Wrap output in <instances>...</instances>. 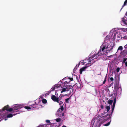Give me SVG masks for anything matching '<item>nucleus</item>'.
Segmentation results:
<instances>
[{
    "label": "nucleus",
    "mask_w": 127,
    "mask_h": 127,
    "mask_svg": "<svg viewBox=\"0 0 127 127\" xmlns=\"http://www.w3.org/2000/svg\"><path fill=\"white\" fill-rule=\"evenodd\" d=\"M9 106L8 105H6L2 109L3 111L6 110L10 112H11V111H13V112H15L14 111V110L19 109L23 107V106L22 105L17 104L15 106L12 108H9Z\"/></svg>",
    "instance_id": "f257e3e1"
},
{
    "label": "nucleus",
    "mask_w": 127,
    "mask_h": 127,
    "mask_svg": "<svg viewBox=\"0 0 127 127\" xmlns=\"http://www.w3.org/2000/svg\"><path fill=\"white\" fill-rule=\"evenodd\" d=\"M116 97H115L114 98V102L113 103L112 105V109H111V114H107L106 115L104 116H103L102 117L104 118H105L106 117L107 118L105 119H104V121H106L109 118H111V116H112V114L114 110L115 104L116 103Z\"/></svg>",
    "instance_id": "f03ea898"
},
{
    "label": "nucleus",
    "mask_w": 127,
    "mask_h": 127,
    "mask_svg": "<svg viewBox=\"0 0 127 127\" xmlns=\"http://www.w3.org/2000/svg\"><path fill=\"white\" fill-rule=\"evenodd\" d=\"M51 98L53 101L59 103L60 106L64 105L63 102L60 100V99L59 97H57L55 95H52L51 96Z\"/></svg>",
    "instance_id": "7ed1b4c3"
},
{
    "label": "nucleus",
    "mask_w": 127,
    "mask_h": 127,
    "mask_svg": "<svg viewBox=\"0 0 127 127\" xmlns=\"http://www.w3.org/2000/svg\"><path fill=\"white\" fill-rule=\"evenodd\" d=\"M105 46L106 47V48L107 49V51H111L113 48V46L112 45V44H111L106 43L105 44Z\"/></svg>",
    "instance_id": "20e7f679"
},
{
    "label": "nucleus",
    "mask_w": 127,
    "mask_h": 127,
    "mask_svg": "<svg viewBox=\"0 0 127 127\" xmlns=\"http://www.w3.org/2000/svg\"><path fill=\"white\" fill-rule=\"evenodd\" d=\"M121 21V24L122 25H127V20L125 19V18L124 17L122 18Z\"/></svg>",
    "instance_id": "39448f33"
},
{
    "label": "nucleus",
    "mask_w": 127,
    "mask_h": 127,
    "mask_svg": "<svg viewBox=\"0 0 127 127\" xmlns=\"http://www.w3.org/2000/svg\"><path fill=\"white\" fill-rule=\"evenodd\" d=\"M103 54H102V53H101V49H100L98 51V52L97 54H95L92 56V57L91 59H90L91 58H90L89 59L90 60L92 59H93V58L95 57V56H96V55H98V56H100Z\"/></svg>",
    "instance_id": "423d86ee"
},
{
    "label": "nucleus",
    "mask_w": 127,
    "mask_h": 127,
    "mask_svg": "<svg viewBox=\"0 0 127 127\" xmlns=\"http://www.w3.org/2000/svg\"><path fill=\"white\" fill-rule=\"evenodd\" d=\"M58 87L59 86H58V85H55L52 87L50 91L49 92V93L51 91L55 90V89L58 88Z\"/></svg>",
    "instance_id": "0eeeda50"
},
{
    "label": "nucleus",
    "mask_w": 127,
    "mask_h": 127,
    "mask_svg": "<svg viewBox=\"0 0 127 127\" xmlns=\"http://www.w3.org/2000/svg\"><path fill=\"white\" fill-rule=\"evenodd\" d=\"M88 67V66H84L81 68L79 70L80 74H82V72L85 70Z\"/></svg>",
    "instance_id": "6e6552de"
},
{
    "label": "nucleus",
    "mask_w": 127,
    "mask_h": 127,
    "mask_svg": "<svg viewBox=\"0 0 127 127\" xmlns=\"http://www.w3.org/2000/svg\"><path fill=\"white\" fill-rule=\"evenodd\" d=\"M110 109V106H106L105 107L104 113H106L108 112Z\"/></svg>",
    "instance_id": "1a4fd4ad"
},
{
    "label": "nucleus",
    "mask_w": 127,
    "mask_h": 127,
    "mask_svg": "<svg viewBox=\"0 0 127 127\" xmlns=\"http://www.w3.org/2000/svg\"><path fill=\"white\" fill-rule=\"evenodd\" d=\"M35 104L34 103L33 104H32V105H30V106H32L34 108H36V109H38L39 108L38 107L39 105L35 103V102H34Z\"/></svg>",
    "instance_id": "9d476101"
},
{
    "label": "nucleus",
    "mask_w": 127,
    "mask_h": 127,
    "mask_svg": "<svg viewBox=\"0 0 127 127\" xmlns=\"http://www.w3.org/2000/svg\"><path fill=\"white\" fill-rule=\"evenodd\" d=\"M67 91H69L71 89L72 86L69 85H66L65 87Z\"/></svg>",
    "instance_id": "9b49d317"
},
{
    "label": "nucleus",
    "mask_w": 127,
    "mask_h": 127,
    "mask_svg": "<svg viewBox=\"0 0 127 127\" xmlns=\"http://www.w3.org/2000/svg\"><path fill=\"white\" fill-rule=\"evenodd\" d=\"M80 64V63H79L78 64H77L76 66L73 69V72H75L76 71L77 69L79 67V66Z\"/></svg>",
    "instance_id": "f8f14e48"
},
{
    "label": "nucleus",
    "mask_w": 127,
    "mask_h": 127,
    "mask_svg": "<svg viewBox=\"0 0 127 127\" xmlns=\"http://www.w3.org/2000/svg\"><path fill=\"white\" fill-rule=\"evenodd\" d=\"M16 114H9L7 115V118H11L13 116H14Z\"/></svg>",
    "instance_id": "ddd939ff"
},
{
    "label": "nucleus",
    "mask_w": 127,
    "mask_h": 127,
    "mask_svg": "<svg viewBox=\"0 0 127 127\" xmlns=\"http://www.w3.org/2000/svg\"><path fill=\"white\" fill-rule=\"evenodd\" d=\"M113 102L112 100H108V101L107 103L110 104L111 105Z\"/></svg>",
    "instance_id": "4468645a"
},
{
    "label": "nucleus",
    "mask_w": 127,
    "mask_h": 127,
    "mask_svg": "<svg viewBox=\"0 0 127 127\" xmlns=\"http://www.w3.org/2000/svg\"><path fill=\"white\" fill-rule=\"evenodd\" d=\"M91 60H90L89 61V62H88L89 63H88L87 64V65L86 66H88V67L89 66H90L91 65Z\"/></svg>",
    "instance_id": "2eb2a0df"
},
{
    "label": "nucleus",
    "mask_w": 127,
    "mask_h": 127,
    "mask_svg": "<svg viewBox=\"0 0 127 127\" xmlns=\"http://www.w3.org/2000/svg\"><path fill=\"white\" fill-rule=\"evenodd\" d=\"M53 126L54 127H59L60 126V124H59L58 125H56L54 126V125L53 124L51 125V127H53Z\"/></svg>",
    "instance_id": "dca6fc26"
},
{
    "label": "nucleus",
    "mask_w": 127,
    "mask_h": 127,
    "mask_svg": "<svg viewBox=\"0 0 127 127\" xmlns=\"http://www.w3.org/2000/svg\"><path fill=\"white\" fill-rule=\"evenodd\" d=\"M65 91H66V88H64L62 89V91H61V93H62L64 92Z\"/></svg>",
    "instance_id": "f3484780"
},
{
    "label": "nucleus",
    "mask_w": 127,
    "mask_h": 127,
    "mask_svg": "<svg viewBox=\"0 0 127 127\" xmlns=\"http://www.w3.org/2000/svg\"><path fill=\"white\" fill-rule=\"evenodd\" d=\"M42 102L43 103L45 104L47 102L46 100L45 99H43L42 100Z\"/></svg>",
    "instance_id": "a211bd4d"
},
{
    "label": "nucleus",
    "mask_w": 127,
    "mask_h": 127,
    "mask_svg": "<svg viewBox=\"0 0 127 127\" xmlns=\"http://www.w3.org/2000/svg\"><path fill=\"white\" fill-rule=\"evenodd\" d=\"M70 98V97H69V98L66 99H65V102L66 103H69V100Z\"/></svg>",
    "instance_id": "6ab92c4d"
},
{
    "label": "nucleus",
    "mask_w": 127,
    "mask_h": 127,
    "mask_svg": "<svg viewBox=\"0 0 127 127\" xmlns=\"http://www.w3.org/2000/svg\"><path fill=\"white\" fill-rule=\"evenodd\" d=\"M56 121L58 122H60L61 120V119L59 118L56 119Z\"/></svg>",
    "instance_id": "aec40b11"
},
{
    "label": "nucleus",
    "mask_w": 127,
    "mask_h": 127,
    "mask_svg": "<svg viewBox=\"0 0 127 127\" xmlns=\"http://www.w3.org/2000/svg\"><path fill=\"white\" fill-rule=\"evenodd\" d=\"M63 110H61V109L59 108L57 112L58 113H62Z\"/></svg>",
    "instance_id": "412c9836"
},
{
    "label": "nucleus",
    "mask_w": 127,
    "mask_h": 127,
    "mask_svg": "<svg viewBox=\"0 0 127 127\" xmlns=\"http://www.w3.org/2000/svg\"><path fill=\"white\" fill-rule=\"evenodd\" d=\"M123 49V48L122 46H120L118 47V50H122Z\"/></svg>",
    "instance_id": "4be33fe9"
},
{
    "label": "nucleus",
    "mask_w": 127,
    "mask_h": 127,
    "mask_svg": "<svg viewBox=\"0 0 127 127\" xmlns=\"http://www.w3.org/2000/svg\"><path fill=\"white\" fill-rule=\"evenodd\" d=\"M117 36L118 37V40H120V39H122V38H123V37H121V35H117Z\"/></svg>",
    "instance_id": "5701e85b"
},
{
    "label": "nucleus",
    "mask_w": 127,
    "mask_h": 127,
    "mask_svg": "<svg viewBox=\"0 0 127 127\" xmlns=\"http://www.w3.org/2000/svg\"><path fill=\"white\" fill-rule=\"evenodd\" d=\"M111 121L108 122L107 123L105 124L104 125L105 126H108L110 124Z\"/></svg>",
    "instance_id": "b1692460"
},
{
    "label": "nucleus",
    "mask_w": 127,
    "mask_h": 127,
    "mask_svg": "<svg viewBox=\"0 0 127 127\" xmlns=\"http://www.w3.org/2000/svg\"><path fill=\"white\" fill-rule=\"evenodd\" d=\"M105 48H106V46H103L102 48L100 49H101V51H103Z\"/></svg>",
    "instance_id": "393cba45"
},
{
    "label": "nucleus",
    "mask_w": 127,
    "mask_h": 127,
    "mask_svg": "<svg viewBox=\"0 0 127 127\" xmlns=\"http://www.w3.org/2000/svg\"><path fill=\"white\" fill-rule=\"evenodd\" d=\"M64 105H61L60 106V107L59 108L61 110H64V108L63 106Z\"/></svg>",
    "instance_id": "a878e982"
},
{
    "label": "nucleus",
    "mask_w": 127,
    "mask_h": 127,
    "mask_svg": "<svg viewBox=\"0 0 127 127\" xmlns=\"http://www.w3.org/2000/svg\"><path fill=\"white\" fill-rule=\"evenodd\" d=\"M127 4V0H126L125 1L124 4L123 5V6H125Z\"/></svg>",
    "instance_id": "bb28decb"
},
{
    "label": "nucleus",
    "mask_w": 127,
    "mask_h": 127,
    "mask_svg": "<svg viewBox=\"0 0 127 127\" xmlns=\"http://www.w3.org/2000/svg\"><path fill=\"white\" fill-rule=\"evenodd\" d=\"M24 108L28 110L30 109H31V108L30 107L27 106H25Z\"/></svg>",
    "instance_id": "cd10ccee"
},
{
    "label": "nucleus",
    "mask_w": 127,
    "mask_h": 127,
    "mask_svg": "<svg viewBox=\"0 0 127 127\" xmlns=\"http://www.w3.org/2000/svg\"><path fill=\"white\" fill-rule=\"evenodd\" d=\"M106 76L105 77L104 80V81L103 82V84H104L105 83V82L106 81Z\"/></svg>",
    "instance_id": "c85d7f7f"
},
{
    "label": "nucleus",
    "mask_w": 127,
    "mask_h": 127,
    "mask_svg": "<svg viewBox=\"0 0 127 127\" xmlns=\"http://www.w3.org/2000/svg\"><path fill=\"white\" fill-rule=\"evenodd\" d=\"M68 84V83L67 81H65L63 84V87H64L65 86V84Z\"/></svg>",
    "instance_id": "c756f323"
},
{
    "label": "nucleus",
    "mask_w": 127,
    "mask_h": 127,
    "mask_svg": "<svg viewBox=\"0 0 127 127\" xmlns=\"http://www.w3.org/2000/svg\"><path fill=\"white\" fill-rule=\"evenodd\" d=\"M64 116V113L63 112L60 115H59V116L60 117H61L62 116Z\"/></svg>",
    "instance_id": "7c9ffc66"
},
{
    "label": "nucleus",
    "mask_w": 127,
    "mask_h": 127,
    "mask_svg": "<svg viewBox=\"0 0 127 127\" xmlns=\"http://www.w3.org/2000/svg\"><path fill=\"white\" fill-rule=\"evenodd\" d=\"M120 70V68L119 67H117L116 69V71L117 72H119Z\"/></svg>",
    "instance_id": "2f4dec72"
},
{
    "label": "nucleus",
    "mask_w": 127,
    "mask_h": 127,
    "mask_svg": "<svg viewBox=\"0 0 127 127\" xmlns=\"http://www.w3.org/2000/svg\"><path fill=\"white\" fill-rule=\"evenodd\" d=\"M127 58H125L124 59L123 61V62L124 63H125V62H126V61L127 60Z\"/></svg>",
    "instance_id": "473e14b6"
},
{
    "label": "nucleus",
    "mask_w": 127,
    "mask_h": 127,
    "mask_svg": "<svg viewBox=\"0 0 127 127\" xmlns=\"http://www.w3.org/2000/svg\"><path fill=\"white\" fill-rule=\"evenodd\" d=\"M123 39H127V35L125 36L124 37H123Z\"/></svg>",
    "instance_id": "72a5a7b5"
},
{
    "label": "nucleus",
    "mask_w": 127,
    "mask_h": 127,
    "mask_svg": "<svg viewBox=\"0 0 127 127\" xmlns=\"http://www.w3.org/2000/svg\"><path fill=\"white\" fill-rule=\"evenodd\" d=\"M110 80L111 81H113L114 80V79L112 77H111L110 78Z\"/></svg>",
    "instance_id": "f704fd0d"
},
{
    "label": "nucleus",
    "mask_w": 127,
    "mask_h": 127,
    "mask_svg": "<svg viewBox=\"0 0 127 127\" xmlns=\"http://www.w3.org/2000/svg\"><path fill=\"white\" fill-rule=\"evenodd\" d=\"M69 79L70 80V81H71L73 80V78H72L69 77Z\"/></svg>",
    "instance_id": "c9c22d12"
},
{
    "label": "nucleus",
    "mask_w": 127,
    "mask_h": 127,
    "mask_svg": "<svg viewBox=\"0 0 127 127\" xmlns=\"http://www.w3.org/2000/svg\"><path fill=\"white\" fill-rule=\"evenodd\" d=\"M100 108L102 109H103L104 108V106L103 105H100Z\"/></svg>",
    "instance_id": "e433bc0d"
},
{
    "label": "nucleus",
    "mask_w": 127,
    "mask_h": 127,
    "mask_svg": "<svg viewBox=\"0 0 127 127\" xmlns=\"http://www.w3.org/2000/svg\"><path fill=\"white\" fill-rule=\"evenodd\" d=\"M124 48H125V49H127V44L124 47Z\"/></svg>",
    "instance_id": "4c0bfd02"
},
{
    "label": "nucleus",
    "mask_w": 127,
    "mask_h": 127,
    "mask_svg": "<svg viewBox=\"0 0 127 127\" xmlns=\"http://www.w3.org/2000/svg\"><path fill=\"white\" fill-rule=\"evenodd\" d=\"M46 122L47 123H50V121L49 120H46Z\"/></svg>",
    "instance_id": "58836bf2"
},
{
    "label": "nucleus",
    "mask_w": 127,
    "mask_h": 127,
    "mask_svg": "<svg viewBox=\"0 0 127 127\" xmlns=\"http://www.w3.org/2000/svg\"><path fill=\"white\" fill-rule=\"evenodd\" d=\"M125 63V65L127 67V62H126Z\"/></svg>",
    "instance_id": "ea45409f"
},
{
    "label": "nucleus",
    "mask_w": 127,
    "mask_h": 127,
    "mask_svg": "<svg viewBox=\"0 0 127 127\" xmlns=\"http://www.w3.org/2000/svg\"><path fill=\"white\" fill-rule=\"evenodd\" d=\"M62 127H67L66 126L64 125Z\"/></svg>",
    "instance_id": "a19ab883"
},
{
    "label": "nucleus",
    "mask_w": 127,
    "mask_h": 127,
    "mask_svg": "<svg viewBox=\"0 0 127 127\" xmlns=\"http://www.w3.org/2000/svg\"><path fill=\"white\" fill-rule=\"evenodd\" d=\"M107 36L106 37V38L107 39Z\"/></svg>",
    "instance_id": "79ce46f5"
},
{
    "label": "nucleus",
    "mask_w": 127,
    "mask_h": 127,
    "mask_svg": "<svg viewBox=\"0 0 127 127\" xmlns=\"http://www.w3.org/2000/svg\"><path fill=\"white\" fill-rule=\"evenodd\" d=\"M6 119H5V120H6Z\"/></svg>",
    "instance_id": "37998d69"
}]
</instances>
